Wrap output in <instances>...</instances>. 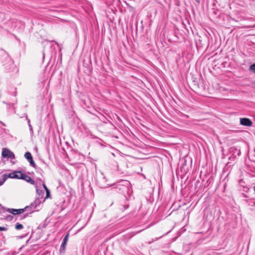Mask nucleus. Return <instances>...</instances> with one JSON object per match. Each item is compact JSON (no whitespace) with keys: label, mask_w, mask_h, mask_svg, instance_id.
<instances>
[{"label":"nucleus","mask_w":255,"mask_h":255,"mask_svg":"<svg viewBox=\"0 0 255 255\" xmlns=\"http://www.w3.org/2000/svg\"><path fill=\"white\" fill-rule=\"evenodd\" d=\"M40 199V198L37 197L29 206H27L26 207H28V211L35 209L41 203Z\"/></svg>","instance_id":"obj_3"},{"label":"nucleus","mask_w":255,"mask_h":255,"mask_svg":"<svg viewBox=\"0 0 255 255\" xmlns=\"http://www.w3.org/2000/svg\"><path fill=\"white\" fill-rule=\"evenodd\" d=\"M8 212L14 215H19L22 213H23L24 211H28V207H25L23 209H15L12 208H7L6 210Z\"/></svg>","instance_id":"obj_1"},{"label":"nucleus","mask_w":255,"mask_h":255,"mask_svg":"<svg viewBox=\"0 0 255 255\" xmlns=\"http://www.w3.org/2000/svg\"><path fill=\"white\" fill-rule=\"evenodd\" d=\"M3 184V183L2 181H1V180H0V186H1Z\"/></svg>","instance_id":"obj_20"},{"label":"nucleus","mask_w":255,"mask_h":255,"mask_svg":"<svg viewBox=\"0 0 255 255\" xmlns=\"http://www.w3.org/2000/svg\"><path fill=\"white\" fill-rule=\"evenodd\" d=\"M28 126L29 127L30 130H32V126H31L30 124H28Z\"/></svg>","instance_id":"obj_17"},{"label":"nucleus","mask_w":255,"mask_h":255,"mask_svg":"<svg viewBox=\"0 0 255 255\" xmlns=\"http://www.w3.org/2000/svg\"><path fill=\"white\" fill-rule=\"evenodd\" d=\"M27 120L28 124H30V120H29V119H27Z\"/></svg>","instance_id":"obj_21"},{"label":"nucleus","mask_w":255,"mask_h":255,"mask_svg":"<svg viewBox=\"0 0 255 255\" xmlns=\"http://www.w3.org/2000/svg\"><path fill=\"white\" fill-rule=\"evenodd\" d=\"M15 229H16L17 230H20L23 228V226L22 224L17 223L15 225Z\"/></svg>","instance_id":"obj_10"},{"label":"nucleus","mask_w":255,"mask_h":255,"mask_svg":"<svg viewBox=\"0 0 255 255\" xmlns=\"http://www.w3.org/2000/svg\"><path fill=\"white\" fill-rule=\"evenodd\" d=\"M7 229L4 227H0V231H6Z\"/></svg>","instance_id":"obj_15"},{"label":"nucleus","mask_w":255,"mask_h":255,"mask_svg":"<svg viewBox=\"0 0 255 255\" xmlns=\"http://www.w3.org/2000/svg\"><path fill=\"white\" fill-rule=\"evenodd\" d=\"M23 173L21 171H14L11 173H9L7 174L9 178H16V179H20V176H22L23 175Z\"/></svg>","instance_id":"obj_4"},{"label":"nucleus","mask_w":255,"mask_h":255,"mask_svg":"<svg viewBox=\"0 0 255 255\" xmlns=\"http://www.w3.org/2000/svg\"><path fill=\"white\" fill-rule=\"evenodd\" d=\"M250 70L255 73V63L250 66Z\"/></svg>","instance_id":"obj_14"},{"label":"nucleus","mask_w":255,"mask_h":255,"mask_svg":"<svg viewBox=\"0 0 255 255\" xmlns=\"http://www.w3.org/2000/svg\"><path fill=\"white\" fill-rule=\"evenodd\" d=\"M24 157L27 160H29L30 159L32 158V155L29 152H25L24 154Z\"/></svg>","instance_id":"obj_8"},{"label":"nucleus","mask_w":255,"mask_h":255,"mask_svg":"<svg viewBox=\"0 0 255 255\" xmlns=\"http://www.w3.org/2000/svg\"><path fill=\"white\" fill-rule=\"evenodd\" d=\"M69 233H67L64 237V238L63 240L62 244L61 245V249H60L61 251L62 250L63 252H64V251L65 250L66 246L67 245V243L68 239H69Z\"/></svg>","instance_id":"obj_5"},{"label":"nucleus","mask_w":255,"mask_h":255,"mask_svg":"<svg viewBox=\"0 0 255 255\" xmlns=\"http://www.w3.org/2000/svg\"><path fill=\"white\" fill-rule=\"evenodd\" d=\"M28 216V214H26L24 215V216L22 218V219L25 218L26 216Z\"/></svg>","instance_id":"obj_19"},{"label":"nucleus","mask_w":255,"mask_h":255,"mask_svg":"<svg viewBox=\"0 0 255 255\" xmlns=\"http://www.w3.org/2000/svg\"><path fill=\"white\" fill-rule=\"evenodd\" d=\"M43 186L44 188L45 189V190L46 191V198H47L48 197V196H49V195H50V191L47 188V187H46V186L45 185V184L44 183L43 184Z\"/></svg>","instance_id":"obj_11"},{"label":"nucleus","mask_w":255,"mask_h":255,"mask_svg":"<svg viewBox=\"0 0 255 255\" xmlns=\"http://www.w3.org/2000/svg\"><path fill=\"white\" fill-rule=\"evenodd\" d=\"M9 178L7 174H4L2 176V178L1 180L2 181L3 183L7 180V179Z\"/></svg>","instance_id":"obj_13"},{"label":"nucleus","mask_w":255,"mask_h":255,"mask_svg":"<svg viewBox=\"0 0 255 255\" xmlns=\"http://www.w3.org/2000/svg\"><path fill=\"white\" fill-rule=\"evenodd\" d=\"M28 161L30 163V165L32 166L33 167H34V168H36V165L35 164L34 160H33V158H31V159H30L29 160H28Z\"/></svg>","instance_id":"obj_9"},{"label":"nucleus","mask_w":255,"mask_h":255,"mask_svg":"<svg viewBox=\"0 0 255 255\" xmlns=\"http://www.w3.org/2000/svg\"><path fill=\"white\" fill-rule=\"evenodd\" d=\"M142 230H140V231H137L136 232V234H138V233H139L140 232H141Z\"/></svg>","instance_id":"obj_22"},{"label":"nucleus","mask_w":255,"mask_h":255,"mask_svg":"<svg viewBox=\"0 0 255 255\" xmlns=\"http://www.w3.org/2000/svg\"><path fill=\"white\" fill-rule=\"evenodd\" d=\"M124 209H126L128 207V206L127 205L126 207L125 206H124Z\"/></svg>","instance_id":"obj_23"},{"label":"nucleus","mask_w":255,"mask_h":255,"mask_svg":"<svg viewBox=\"0 0 255 255\" xmlns=\"http://www.w3.org/2000/svg\"><path fill=\"white\" fill-rule=\"evenodd\" d=\"M7 218H9L10 220H11L13 218V216L11 215H9L7 216Z\"/></svg>","instance_id":"obj_16"},{"label":"nucleus","mask_w":255,"mask_h":255,"mask_svg":"<svg viewBox=\"0 0 255 255\" xmlns=\"http://www.w3.org/2000/svg\"><path fill=\"white\" fill-rule=\"evenodd\" d=\"M161 237H162V236L160 237L159 238H156L155 239V240L156 241V240H157L158 239H159V238H161Z\"/></svg>","instance_id":"obj_24"},{"label":"nucleus","mask_w":255,"mask_h":255,"mask_svg":"<svg viewBox=\"0 0 255 255\" xmlns=\"http://www.w3.org/2000/svg\"><path fill=\"white\" fill-rule=\"evenodd\" d=\"M153 241H154V240H153L151 242H149V244H150L151 243L153 242Z\"/></svg>","instance_id":"obj_25"},{"label":"nucleus","mask_w":255,"mask_h":255,"mask_svg":"<svg viewBox=\"0 0 255 255\" xmlns=\"http://www.w3.org/2000/svg\"><path fill=\"white\" fill-rule=\"evenodd\" d=\"M36 192H37V194H38V197L40 198H42V196H43V195H42V193H43L42 190L38 189L36 187Z\"/></svg>","instance_id":"obj_12"},{"label":"nucleus","mask_w":255,"mask_h":255,"mask_svg":"<svg viewBox=\"0 0 255 255\" xmlns=\"http://www.w3.org/2000/svg\"><path fill=\"white\" fill-rule=\"evenodd\" d=\"M254 190L255 191V185L254 187Z\"/></svg>","instance_id":"obj_26"},{"label":"nucleus","mask_w":255,"mask_h":255,"mask_svg":"<svg viewBox=\"0 0 255 255\" xmlns=\"http://www.w3.org/2000/svg\"><path fill=\"white\" fill-rule=\"evenodd\" d=\"M20 178H21V179L24 180L25 181L30 183L32 185L35 184V181L33 180H32L30 176L26 175L24 173H23L22 176H20Z\"/></svg>","instance_id":"obj_6"},{"label":"nucleus","mask_w":255,"mask_h":255,"mask_svg":"<svg viewBox=\"0 0 255 255\" xmlns=\"http://www.w3.org/2000/svg\"><path fill=\"white\" fill-rule=\"evenodd\" d=\"M1 155L3 157H7L11 159L15 158V155L14 153L9 149L6 148L2 149Z\"/></svg>","instance_id":"obj_2"},{"label":"nucleus","mask_w":255,"mask_h":255,"mask_svg":"<svg viewBox=\"0 0 255 255\" xmlns=\"http://www.w3.org/2000/svg\"><path fill=\"white\" fill-rule=\"evenodd\" d=\"M0 209H2V210H4L5 209V208L2 207L0 204Z\"/></svg>","instance_id":"obj_18"},{"label":"nucleus","mask_w":255,"mask_h":255,"mask_svg":"<svg viewBox=\"0 0 255 255\" xmlns=\"http://www.w3.org/2000/svg\"><path fill=\"white\" fill-rule=\"evenodd\" d=\"M240 124L243 126H251L252 125V121L248 118L240 119Z\"/></svg>","instance_id":"obj_7"}]
</instances>
